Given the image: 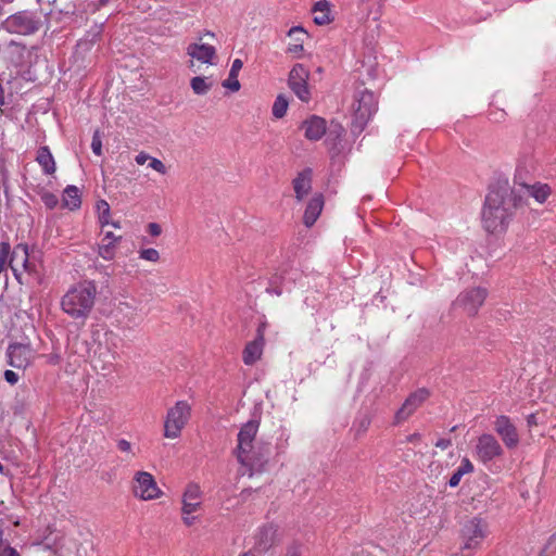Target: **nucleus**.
<instances>
[{
	"label": "nucleus",
	"mask_w": 556,
	"mask_h": 556,
	"mask_svg": "<svg viewBox=\"0 0 556 556\" xmlns=\"http://www.w3.org/2000/svg\"><path fill=\"white\" fill-rule=\"evenodd\" d=\"M257 431L258 422L249 420L238 433L233 454L240 464L239 472L242 476L252 477L255 472L262 471L267 464L268 452L256 441Z\"/></svg>",
	"instance_id": "obj_1"
},
{
	"label": "nucleus",
	"mask_w": 556,
	"mask_h": 556,
	"mask_svg": "<svg viewBox=\"0 0 556 556\" xmlns=\"http://www.w3.org/2000/svg\"><path fill=\"white\" fill-rule=\"evenodd\" d=\"M513 193L508 189L491 190L482 212L484 229L490 233H502L507 229L513 208Z\"/></svg>",
	"instance_id": "obj_2"
},
{
	"label": "nucleus",
	"mask_w": 556,
	"mask_h": 556,
	"mask_svg": "<svg viewBox=\"0 0 556 556\" xmlns=\"http://www.w3.org/2000/svg\"><path fill=\"white\" fill-rule=\"evenodd\" d=\"M96 296V285L91 281H84L68 289L61 300V306L70 317L85 320L94 306Z\"/></svg>",
	"instance_id": "obj_3"
},
{
	"label": "nucleus",
	"mask_w": 556,
	"mask_h": 556,
	"mask_svg": "<svg viewBox=\"0 0 556 556\" xmlns=\"http://www.w3.org/2000/svg\"><path fill=\"white\" fill-rule=\"evenodd\" d=\"M325 144L331 168L338 172L342 170L346 159L345 128L337 119L330 121Z\"/></svg>",
	"instance_id": "obj_4"
},
{
	"label": "nucleus",
	"mask_w": 556,
	"mask_h": 556,
	"mask_svg": "<svg viewBox=\"0 0 556 556\" xmlns=\"http://www.w3.org/2000/svg\"><path fill=\"white\" fill-rule=\"evenodd\" d=\"M376 111L377 100L375 94L368 90L357 92L354 97V103L352 105V122L350 131L355 135L361 134Z\"/></svg>",
	"instance_id": "obj_5"
},
{
	"label": "nucleus",
	"mask_w": 556,
	"mask_h": 556,
	"mask_svg": "<svg viewBox=\"0 0 556 556\" xmlns=\"http://www.w3.org/2000/svg\"><path fill=\"white\" fill-rule=\"evenodd\" d=\"M9 266L20 283L28 282L25 276L39 277L40 264L29 254L28 247L25 244H18L12 252L10 251Z\"/></svg>",
	"instance_id": "obj_6"
},
{
	"label": "nucleus",
	"mask_w": 556,
	"mask_h": 556,
	"mask_svg": "<svg viewBox=\"0 0 556 556\" xmlns=\"http://www.w3.org/2000/svg\"><path fill=\"white\" fill-rule=\"evenodd\" d=\"M191 416V406L187 401H178L168 408L164 420V437L177 439L188 424Z\"/></svg>",
	"instance_id": "obj_7"
},
{
	"label": "nucleus",
	"mask_w": 556,
	"mask_h": 556,
	"mask_svg": "<svg viewBox=\"0 0 556 556\" xmlns=\"http://www.w3.org/2000/svg\"><path fill=\"white\" fill-rule=\"evenodd\" d=\"M488 291L481 287H472L458 294L453 303L455 309H459L468 316H475L483 305Z\"/></svg>",
	"instance_id": "obj_8"
},
{
	"label": "nucleus",
	"mask_w": 556,
	"mask_h": 556,
	"mask_svg": "<svg viewBox=\"0 0 556 556\" xmlns=\"http://www.w3.org/2000/svg\"><path fill=\"white\" fill-rule=\"evenodd\" d=\"M134 495L142 501H152L161 497L162 490L157 486L154 477L148 471H137L132 479Z\"/></svg>",
	"instance_id": "obj_9"
},
{
	"label": "nucleus",
	"mask_w": 556,
	"mask_h": 556,
	"mask_svg": "<svg viewBox=\"0 0 556 556\" xmlns=\"http://www.w3.org/2000/svg\"><path fill=\"white\" fill-rule=\"evenodd\" d=\"M488 534V525L480 518L468 520L462 530L463 549H477Z\"/></svg>",
	"instance_id": "obj_10"
},
{
	"label": "nucleus",
	"mask_w": 556,
	"mask_h": 556,
	"mask_svg": "<svg viewBox=\"0 0 556 556\" xmlns=\"http://www.w3.org/2000/svg\"><path fill=\"white\" fill-rule=\"evenodd\" d=\"M0 27L10 34L29 35L38 29V21L30 12L23 11L7 17Z\"/></svg>",
	"instance_id": "obj_11"
},
{
	"label": "nucleus",
	"mask_w": 556,
	"mask_h": 556,
	"mask_svg": "<svg viewBox=\"0 0 556 556\" xmlns=\"http://www.w3.org/2000/svg\"><path fill=\"white\" fill-rule=\"evenodd\" d=\"M308 79L309 71L303 64L293 65L289 73L288 85L293 93L305 103L311 100Z\"/></svg>",
	"instance_id": "obj_12"
},
{
	"label": "nucleus",
	"mask_w": 556,
	"mask_h": 556,
	"mask_svg": "<svg viewBox=\"0 0 556 556\" xmlns=\"http://www.w3.org/2000/svg\"><path fill=\"white\" fill-rule=\"evenodd\" d=\"M504 454V450L500 442L489 433L480 435L477 440L475 447L476 457L486 464L493 459L501 457Z\"/></svg>",
	"instance_id": "obj_13"
},
{
	"label": "nucleus",
	"mask_w": 556,
	"mask_h": 556,
	"mask_svg": "<svg viewBox=\"0 0 556 556\" xmlns=\"http://www.w3.org/2000/svg\"><path fill=\"white\" fill-rule=\"evenodd\" d=\"M186 53L190 58L189 67H193L195 61L206 65L216 64V48L208 43L201 42V39L198 42L189 43Z\"/></svg>",
	"instance_id": "obj_14"
},
{
	"label": "nucleus",
	"mask_w": 556,
	"mask_h": 556,
	"mask_svg": "<svg viewBox=\"0 0 556 556\" xmlns=\"http://www.w3.org/2000/svg\"><path fill=\"white\" fill-rule=\"evenodd\" d=\"M9 365L17 368H27L35 358V351L29 344L13 343L8 348Z\"/></svg>",
	"instance_id": "obj_15"
},
{
	"label": "nucleus",
	"mask_w": 556,
	"mask_h": 556,
	"mask_svg": "<svg viewBox=\"0 0 556 556\" xmlns=\"http://www.w3.org/2000/svg\"><path fill=\"white\" fill-rule=\"evenodd\" d=\"M494 430L507 448L511 450L518 446L520 441L519 433L509 417L505 415L496 417L494 421Z\"/></svg>",
	"instance_id": "obj_16"
},
{
	"label": "nucleus",
	"mask_w": 556,
	"mask_h": 556,
	"mask_svg": "<svg viewBox=\"0 0 556 556\" xmlns=\"http://www.w3.org/2000/svg\"><path fill=\"white\" fill-rule=\"evenodd\" d=\"M429 392L426 389H419L413 392L395 413V424H401L409 418L414 412L428 399Z\"/></svg>",
	"instance_id": "obj_17"
},
{
	"label": "nucleus",
	"mask_w": 556,
	"mask_h": 556,
	"mask_svg": "<svg viewBox=\"0 0 556 556\" xmlns=\"http://www.w3.org/2000/svg\"><path fill=\"white\" fill-rule=\"evenodd\" d=\"M327 122L318 115H311L301 124L304 137L311 141H318L328 132Z\"/></svg>",
	"instance_id": "obj_18"
},
{
	"label": "nucleus",
	"mask_w": 556,
	"mask_h": 556,
	"mask_svg": "<svg viewBox=\"0 0 556 556\" xmlns=\"http://www.w3.org/2000/svg\"><path fill=\"white\" fill-rule=\"evenodd\" d=\"M313 170L305 168L298 173L292 180V188L298 202L303 201L312 190Z\"/></svg>",
	"instance_id": "obj_19"
},
{
	"label": "nucleus",
	"mask_w": 556,
	"mask_h": 556,
	"mask_svg": "<svg viewBox=\"0 0 556 556\" xmlns=\"http://www.w3.org/2000/svg\"><path fill=\"white\" fill-rule=\"evenodd\" d=\"M324 208V197L321 193H314L305 207L304 215H303V223L306 227H312L316 220L318 219L319 215L321 214Z\"/></svg>",
	"instance_id": "obj_20"
},
{
	"label": "nucleus",
	"mask_w": 556,
	"mask_h": 556,
	"mask_svg": "<svg viewBox=\"0 0 556 556\" xmlns=\"http://www.w3.org/2000/svg\"><path fill=\"white\" fill-rule=\"evenodd\" d=\"M264 349V332L262 328L257 330V338L249 342L243 350V363L245 365L255 364L262 356Z\"/></svg>",
	"instance_id": "obj_21"
},
{
	"label": "nucleus",
	"mask_w": 556,
	"mask_h": 556,
	"mask_svg": "<svg viewBox=\"0 0 556 556\" xmlns=\"http://www.w3.org/2000/svg\"><path fill=\"white\" fill-rule=\"evenodd\" d=\"M121 239L122 237L115 236L111 231H106L98 247L99 255L105 261L113 260L115 256L117 244L121 241Z\"/></svg>",
	"instance_id": "obj_22"
},
{
	"label": "nucleus",
	"mask_w": 556,
	"mask_h": 556,
	"mask_svg": "<svg viewBox=\"0 0 556 556\" xmlns=\"http://www.w3.org/2000/svg\"><path fill=\"white\" fill-rule=\"evenodd\" d=\"M288 36L293 39V42L288 46L287 51L294 58H300L303 52L304 38L307 37V33L301 26H293L289 29Z\"/></svg>",
	"instance_id": "obj_23"
},
{
	"label": "nucleus",
	"mask_w": 556,
	"mask_h": 556,
	"mask_svg": "<svg viewBox=\"0 0 556 556\" xmlns=\"http://www.w3.org/2000/svg\"><path fill=\"white\" fill-rule=\"evenodd\" d=\"M313 21L316 25L323 26L332 22L331 5L327 0L317 1L312 9Z\"/></svg>",
	"instance_id": "obj_24"
},
{
	"label": "nucleus",
	"mask_w": 556,
	"mask_h": 556,
	"mask_svg": "<svg viewBox=\"0 0 556 556\" xmlns=\"http://www.w3.org/2000/svg\"><path fill=\"white\" fill-rule=\"evenodd\" d=\"M534 169L533 162L530 157H520L517 162L514 180L519 186H526L527 179Z\"/></svg>",
	"instance_id": "obj_25"
},
{
	"label": "nucleus",
	"mask_w": 556,
	"mask_h": 556,
	"mask_svg": "<svg viewBox=\"0 0 556 556\" xmlns=\"http://www.w3.org/2000/svg\"><path fill=\"white\" fill-rule=\"evenodd\" d=\"M36 161L41 166L46 175H52L56 170V165L53 155L48 147H40L37 151Z\"/></svg>",
	"instance_id": "obj_26"
},
{
	"label": "nucleus",
	"mask_w": 556,
	"mask_h": 556,
	"mask_svg": "<svg viewBox=\"0 0 556 556\" xmlns=\"http://www.w3.org/2000/svg\"><path fill=\"white\" fill-rule=\"evenodd\" d=\"M243 62L240 59H235L232 61L230 72L228 78L223 81V87L229 89L232 92H237L240 90L241 85L238 79L239 73L242 70Z\"/></svg>",
	"instance_id": "obj_27"
},
{
	"label": "nucleus",
	"mask_w": 556,
	"mask_h": 556,
	"mask_svg": "<svg viewBox=\"0 0 556 556\" xmlns=\"http://www.w3.org/2000/svg\"><path fill=\"white\" fill-rule=\"evenodd\" d=\"M525 188L529 195L535 199L539 203H544L551 194V188L546 184L536 182L533 185L526 184V186H521Z\"/></svg>",
	"instance_id": "obj_28"
},
{
	"label": "nucleus",
	"mask_w": 556,
	"mask_h": 556,
	"mask_svg": "<svg viewBox=\"0 0 556 556\" xmlns=\"http://www.w3.org/2000/svg\"><path fill=\"white\" fill-rule=\"evenodd\" d=\"M181 500L203 505V491L200 484L192 481L187 483L184 489Z\"/></svg>",
	"instance_id": "obj_29"
},
{
	"label": "nucleus",
	"mask_w": 556,
	"mask_h": 556,
	"mask_svg": "<svg viewBox=\"0 0 556 556\" xmlns=\"http://www.w3.org/2000/svg\"><path fill=\"white\" fill-rule=\"evenodd\" d=\"M63 205L70 210L78 208L81 204L79 190L75 186H67L62 197Z\"/></svg>",
	"instance_id": "obj_30"
},
{
	"label": "nucleus",
	"mask_w": 556,
	"mask_h": 556,
	"mask_svg": "<svg viewBox=\"0 0 556 556\" xmlns=\"http://www.w3.org/2000/svg\"><path fill=\"white\" fill-rule=\"evenodd\" d=\"M190 86L195 94H206L213 87V81L207 77L195 76L190 80Z\"/></svg>",
	"instance_id": "obj_31"
},
{
	"label": "nucleus",
	"mask_w": 556,
	"mask_h": 556,
	"mask_svg": "<svg viewBox=\"0 0 556 556\" xmlns=\"http://www.w3.org/2000/svg\"><path fill=\"white\" fill-rule=\"evenodd\" d=\"M103 338H104V345H105V349L108 350V352L110 353L111 355V358L112 361L116 358V348H117V340H118V336L112 331V330H105L103 332Z\"/></svg>",
	"instance_id": "obj_32"
},
{
	"label": "nucleus",
	"mask_w": 556,
	"mask_h": 556,
	"mask_svg": "<svg viewBox=\"0 0 556 556\" xmlns=\"http://www.w3.org/2000/svg\"><path fill=\"white\" fill-rule=\"evenodd\" d=\"M97 212L100 225L102 227L110 225L111 208L105 200L97 202Z\"/></svg>",
	"instance_id": "obj_33"
},
{
	"label": "nucleus",
	"mask_w": 556,
	"mask_h": 556,
	"mask_svg": "<svg viewBox=\"0 0 556 556\" xmlns=\"http://www.w3.org/2000/svg\"><path fill=\"white\" fill-rule=\"evenodd\" d=\"M288 106L289 102L286 97L282 94L277 96L271 109L274 117L282 118L287 113Z\"/></svg>",
	"instance_id": "obj_34"
},
{
	"label": "nucleus",
	"mask_w": 556,
	"mask_h": 556,
	"mask_svg": "<svg viewBox=\"0 0 556 556\" xmlns=\"http://www.w3.org/2000/svg\"><path fill=\"white\" fill-rule=\"evenodd\" d=\"M365 4L367 15L371 16L374 21H378L381 16L382 0H366Z\"/></svg>",
	"instance_id": "obj_35"
},
{
	"label": "nucleus",
	"mask_w": 556,
	"mask_h": 556,
	"mask_svg": "<svg viewBox=\"0 0 556 556\" xmlns=\"http://www.w3.org/2000/svg\"><path fill=\"white\" fill-rule=\"evenodd\" d=\"M9 260H10V244L7 242H2L0 245V273L5 274L9 266Z\"/></svg>",
	"instance_id": "obj_36"
},
{
	"label": "nucleus",
	"mask_w": 556,
	"mask_h": 556,
	"mask_svg": "<svg viewBox=\"0 0 556 556\" xmlns=\"http://www.w3.org/2000/svg\"><path fill=\"white\" fill-rule=\"evenodd\" d=\"M116 446L118 448V451H121L122 453H125L127 455V459H132L136 454L132 450V445L129 441L125 440V439H119L117 440L116 442Z\"/></svg>",
	"instance_id": "obj_37"
},
{
	"label": "nucleus",
	"mask_w": 556,
	"mask_h": 556,
	"mask_svg": "<svg viewBox=\"0 0 556 556\" xmlns=\"http://www.w3.org/2000/svg\"><path fill=\"white\" fill-rule=\"evenodd\" d=\"M140 258L156 263L160 260V253L153 248L143 249L139 252Z\"/></svg>",
	"instance_id": "obj_38"
},
{
	"label": "nucleus",
	"mask_w": 556,
	"mask_h": 556,
	"mask_svg": "<svg viewBox=\"0 0 556 556\" xmlns=\"http://www.w3.org/2000/svg\"><path fill=\"white\" fill-rule=\"evenodd\" d=\"M202 504L181 500V514L192 515L194 513L200 511L202 509Z\"/></svg>",
	"instance_id": "obj_39"
},
{
	"label": "nucleus",
	"mask_w": 556,
	"mask_h": 556,
	"mask_svg": "<svg viewBox=\"0 0 556 556\" xmlns=\"http://www.w3.org/2000/svg\"><path fill=\"white\" fill-rule=\"evenodd\" d=\"M148 166L161 175H165L167 173V168L164 163L156 157L151 156L148 162Z\"/></svg>",
	"instance_id": "obj_40"
},
{
	"label": "nucleus",
	"mask_w": 556,
	"mask_h": 556,
	"mask_svg": "<svg viewBox=\"0 0 556 556\" xmlns=\"http://www.w3.org/2000/svg\"><path fill=\"white\" fill-rule=\"evenodd\" d=\"M41 200L45 203V205L51 210L54 208L59 203L58 197L51 192H43L41 194Z\"/></svg>",
	"instance_id": "obj_41"
},
{
	"label": "nucleus",
	"mask_w": 556,
	"mask_h": 556,
	"mask_svg": "<svg viewBox=\"0 0 556 556\" xmlns=\"http://www.w3.org/2000/svg\"><path fill=\"white\" fill-rule=\"evenodd\" d=\"M91 149L96 155L100 156L102 154V141L98 130L92 136Z\"/></svg>",
	"instance_id": "obj_42"
},
{
	"label": "nucleus",
	"mask_w": 556,
	"mask_h": 556,
	"mask_svg": "<svg viewBox=\"0 0 556 556\" xmlns=\"http://www.w3.org/2000/svg\"><path fill=\"white\" fill-rule=\"evenodd\" d=\"M271 534H273V532H271V529H269V528H265V529L261 530V536L262 538L264 536L266 539V542H264V543L260 542V547L262 549H266L270 545Z\"/></svg>",
	"instance_id": "obj_43"
},
{
	"label": "nucleus",
	"mask_w": 556,
	"mask_h": 556,
	"mask_svg": "<svg viewBox=\"0 0 556 556\" xmlns=\"http://www.w3.org/2000/svg\"><path fill=\"white\" fill-rule=\"evenodd\" d=\"M463 475L469 473L473 470V465L468 458H464L457 468Z\"/></svg>",
	"instance_id": "obj_44"
},
{
	"label": "nucleus",
	"mask_w": 556,
	"mask_h": 556,
	"mask_svg": "<svg viewBox=\"0 0 556 556\" xmlns=\"http://www.w3.org/2000/svg\"><path fill=\"white\" fill-rule=\"evenodd\" d=\"M4 379L8 383L13 386L18 381L20 377L15 371L8 369L4 371Z\"/></svg>",
	"instance_id": "obj_45"
},
{
	"label": "nucleus",
	"mask_w": 556,
	"mask_h": 556,
	"mask_svg": "<svg viewBox=\"0 0 556 556\" xmlns=\"http://www.w3.org/2000/svg\"><path fill=\"white\" fill-rule=\"evenodd\" d=\"M463 476L464 475L462 473V471L456 469V471L452 475V477L448 480V485L452 488L457 486L459 484Z\"/></svg>",
	"instance_id": "obj_46"
},
{
	"label": "nucleus",
	"mask_w": 556,
	"mask_h": 556,
	"mask_svg": "<svg viewBox=\"0 0 556 556\" xmlns=\"http://www.w3.org/2000/svg\"><path fill=\"white\" fill-rule=\"evenodd\" d=\"M150 159H151V155L148 154L147 152L142 151L136 155L135 161L138 165H143V164L148 163Z\"/></svg>",
	"instance_id": "obj_47"
},
{
	"label": "nucleus",
	"mask_w": 556,
	"mask_h": 556,
	"mask_svg": "<svg viewBox=\"0 0 556 556\" xmlns=\"http://www.w3.org/2000/svg\"><path fill=\"white\" fill-rule=\"evenodd\" d=\"M148 231L153 237H159L162 232L161 226L156 223H150L148 225Z\"/></svg>",
	"instance_id": "obj_48"
},
{
	"label": "nucleus",
	"mask_w": 556,
	"mask_h": 556,
	"mask_svg": "<svg viewBox=\"0 0 556 556\" xmlns=\"http://www.w3.org/2000/svg\"><path fill=\"white\" fill-rule=\"evenodd\" d=\"M181 520L185 526L191 527L197 522V517L194 516V514H192V515L181 514Z\"/></svg>",
	"instance_id": "obj_49"
},
{
	"label": "nucleus",
	"mask_w": 556,
	"mask_h": 556,
	"mask_svg": "<svg viewBox=\"0 0 556 556\" xmlns=\"http://www.w3.org/2000/svg\"><path fill=\"white\" fill-rule=\"evenodd\" d=\"M0 556H20L16 549L11 546H3L0 548Z\"/></svg>",
	"instance_id": "obj_50"
},
{
	"label": "nucleus",
	"mask_w": 556,
	"mask_h": 556,
	"mask_svg": "<svg viewBox=\"0 0 556 556\" xmlns=\"http://www.w3.org/2000/svg\"><path fill=\"white\" fill-rule=\"evenodd\" d=\"M266 291L268 293H271V294H275L277 296L281 295L282 294V289L278 288V287H269L266 289Z\"/></svg>",
	"instance_id": "obj_51"
},
{
	"label": "nucleus",
	"mask_w": 556,
	"mask_h": 556,
	"mask_svg": "<svg viewBox=\"0 0 556 556\" xmlns=\"http://www.w3.org/2000/svg\"><path fill=\"white\" fill-rule=\"evenodd\" d=\"M438 447H441V448H447L450 445H451V441L450 440H445V439H442V440H439L435 444Z\"/></svg>",
	"instance_id": "obj_52"
},
{
	"label": "nucleus",
	"mask_w": 556,
	"mask_h": 556,
	"mask_svg": "<svg viewBox=\"0 0 556 556\" xmlns=\"http://www.w3.org/2000/svg\"><path fill=\"white\" fill-rule=\"evenodd\" d=\"M112 367V361H109L106 363H104L102 366H101V369L102 370H106V369H110Z\"/></svg>",
	"instance_id": "obj_53"
},
{
	"label": "nucleus",
	"mask_w": 556,
	"mask_h": 556,
	"mask_svg": "<svg viewBox=\"0 0 556 556\" xmlns=\"http://www.w3.org/2000/svg\"><path fill=\"white\" fill-rule=\"evenodd\" d=\"M92 336H93V339H94V340H99V339H100V336H101L100 330H96V331H93Z\"/></svg>",
	"instance_id": "obj_54"
},
{
	"label": "nucleus",
	"mask_w": 556,
	"mask_h": 556,
	"mask_svg": "<svg viewBox=\"0 0 556 556\" xmlns=\"http://www.w3.org/2000/svg\"><path fill=\"white\" fill-rule=\"evenodd\" d=\"M288 556H299V553L296 549H292L288 553Z\"/></svg>",
	"instance_id": "obj_55"
},
{
	"label": "nucleus",
	"mask_w": 556,
	"mask_h": 556,
	"mask_svg": "<svg viewBox=\"0 0 556 556\" xmlns=\"http://www.w3.org/2000/svg\"><path fill=\"white\" fill-rule=\"evenodd\" d=\"M110 224L114 227V228H121V224L118 222H111L110 220Z\"/></svg>",
	"instance_id": "obj_56"
},
{
	"label": "nucleus",
	"mask_w": 556,
	"mask_h": 556,
	"mask_svg": "<svg viewBox=\"0 0 556 556\" xmlns=\"http://www.w3.org/2000/svg\"><path fill=\"white\" fill-rule=\"evenodd\" d=\"M419 438V434H413L409 437V441H415V439H418Z\"/></svg>",
	"instance_id": "obj_57"
},
{
	"label": "nucleus",
	"mask_w": 556,
	"mask_h": 556,
	"mask_svg": "<svg viewBox=\"0 0 556 556\" xmlns=\"http://www.w3.org/2000/svg\"><path fill=\"white\" fill-rule=\"evenodd\" d=\"M241 556H255L252 552L243 553Z\"/></svg>",
	"instance_id": "obj_58"
},
{
	"label": "nucleus",
	"mask_w": 556,
	"mask_h": 556,
	"mask_svg": "<svg viewBox=\"0 0 556 556\" xmlns=\"http://www.w3.org/2000/svg\"><path fill=\"white\" fill-rule=\"evenodd\" d=\"M205 35H206V36H210V37H212V38H214V37H215V34H214V33H212V31H206V33H205Z\"/></svg>",
	"instance_id": "obj_59"
},
{
	"label": "nucleus",
	"mask_w": 556,
	"mask_h": 556,
	"mask_svg": "<svg viewBox=\"0 0 556 556\" xmlns=\"http://www.w3.org/2000/svg\"><path fill=\"white\" fill-rule=\"evenodd\" d=\"M3 14V8L0 5V16Z\"/></svg>",
	"instance_id": "obj_60"
},
{
	"label": "nucleus",
	"mask_w": 556,
	"mask_h": 556,
	"mask_svg": "<svg viewBox=\"0 0 556 556\" xmlns=\"http://www.w3.org/2000/svg\"><path fill=\"white\" fill-rule=\"evenodd\" d=\"M532 418H533V416H530V418H529V424L533 422V419H532Z\"/></svg>",
	"instance_id": "obj_61"
},
{
	"label": "nucleus",
	"mask_w": 556,
	"mask_h": 556,
	"mask_svg": "<svg viewBox=\"0 0 556 556\" xmlns=\"http://www.w3.org/2000/svg\"><path fill=\"white\" fill-rule=\"evenodd\" d=\"M2 470V465L0 464V471Z\"/></svg>",
	"instance_id": "obj_62"
}]
</instances>
